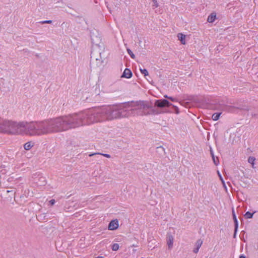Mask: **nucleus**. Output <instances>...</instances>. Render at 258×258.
Instances as JSON below:
<instances>
[{"instance_id": "obj_1", "label": "nucleus", "mask_w": 258, "mask_h": 258, "mask_svg": "<svg viewBox=\"0 0 258 258\" xmlns=\"http://www.w3.org/2000/svg\"><path fill=\"white\" fill-rule=\"evenodd\" d=\"M71 114L41 121L16 122L0 117V133L42 136L74 129Z\"/></svg>"}, {"instance_id": "obj_2", "label": "nucleus", "mask_w": 258, "mask_h": 258, "mask_svg": "<svg viewBox=\"0 0 258 258\" xmlns=\"http://www.w3.org/2000/svg\"><path fill=\"white\" fill-rule=\"evenodd\" d=\"M130 108L126 104L95 107L79 113H72L74 128L97 122L129 116Z\"/></svg>"}, {"instance_id": "obj_3", "label": "nucleus", "mask_w": 258, "mask_h": 258, "mask_svg": "<svg viewBox=\"0 0 258 258\" xmlns=\"http://www.w3.org/2000/svg\"><path fill=\"white\" fill-rule=\"evenodd\" d=\"M123 104H127V106H129L131 109L129 116L133 113V111L134 110H137V113L141 115L151 114H155L158 113L156 111V110L155 108L150 107L149 103L146 101H137L135 103V105L133 108L131 107L127 103H124Z\"/></svg>"}, {"instance_id": "obj_4", "label": "nucleus", "mask_w": 258, "mask_h": 258, "mask_svg": "<svg viewBox=\"0 0 258 258\" xmlns=\"http://www.w3.org/2000/svg\"><path fill=\"white\" fill-rule=\"evenodd\" d=\"M155 105L159 108H163L164 107H169L170 106H172L175 108L176 113H178V107L170 103L167 100L162 99L156 100L155 102Z\"/></svg>"}, {"instance_id": "obj_5", "label": "nucleus", "mask_w": 258, "mask_h": 258, "mask_svg": "<svg viewBox=\"0 0 258 258\" xmlns=\"http://www.w3.org/2000/svg\"><path fill=\"white\" fill-rule=\"evenodd\" d=\"M118 227V222L117 220H111L108 225V229L110 230H114Z\"/></svg>"}, {"instance_id": "obj_6", "label": "nucleus", "mask_w": 258, "mask_h": 258, "mask_svg": "<svg viewBox=\"0 0 258 258\" xmlns=\"http://www.w3.org/2000/svg\"><path fill=\"white\" fill-rule=\"evenodd\" d=\"M174 237L171 234H168L167 236V244L170 249L173 246Z\"/></svg>"}, {"instance_id": "obj_7", "label": "nucleus", "mask_w": 258, "mask_h": 258, "mask_svg": "<svg viewBox=\"0 0 258 258\" xmlns=\"http://www.w3.org/2000/svg\"><path fill=\"white\" fill-rule=\"evenodd\" d=\"M133 74L131 71L129 69H125L123 74L121 77L130 79L132 77Z\"/></svg>"}, {"instance_id": "obj_8", "label": "nucleus", "mask_w": 258, "mask_h": 258, "mask_svg": "<svg viewBox=\"0 0 258 258\" xmlns=\"http://www.w3.org/2000/svg\"><path fill=\"white\" fill-rule=\"evenodd\" d=\"M232 216H233V219L234 223V236H235L236 234V233L237 231V229H238V220L237 219L236 215L235 214V212H234V211L233 209L232 210Z\"/></svg>"}, {"instance_id": "obj_9", "label": "nucleus", "mask_w": 258, "mask_h": 258, "mask_svg": "<svg viewBox=\"0 0 258 258\" xmlns=\"http://www.w3.org/2000/svg\"><path fill=\"white\" fill-rule=\"evenodd\" d=\"M203 244V241L202 239H198L195 244L196 247H195L193 249V252L195 253H197L198 252L201 246H202Z\"/></svg>"}, {"instance_id": "obj_10", "label": "nucleus", "mask_w": 258, "mask_h": 258, "mask_svg": "<svg viewBox=\"0 0 258 258\" xmlns=\"http://www.w3.org/2000/svg\"><path fill=\"white\" fill-rule=\"evenodd\" d=\"M177 37L178 40L180 41L181 43L182 44H185V35L183 34L182 33H178L177 35Z\"/></svg>"}, {"instance_id": "obj_11", "label": "nucleus", "mask_w": 258, "mask_h": 258, "mask_svg": "<svg viewBox=\"0 0 258 258\" xmlns=\"http://www.w3.org/2000/svg\"><path fill=\"white\" fill-rule=\"evenodd\" d=\"M156 152L158 153L160 155H162L165 153V149L162 146L157 147L156 148Z\"/></svg>"}, {"instance_id": "obj_12", "label": "nucleus", "mask_w": 258, "mask_h": 258, "mask_svg": "<svg viewBox=\"0 0 258 258\" xmlns=\"http://www.w3.org/2000/svg\"><path fill=\"white\" fill-rule=\"evenodd\" d=\"M256 212V211H254L252 213H250L249 211H247L245 213L244 216L246 219H250L253 217V214Z\"/></svg>"}, {"instance_id": "obj_13", "label": "nucleus", "mask_w": 258, "mask_h": 258, "mask_svg": "<svg viewBox=\"0 0 258 258\" xmlns=\"http://www.w3.org/2000/svg\"><path fill=\"white\" fill-rule=\"evenodd\" d=\"M216 18V15L212 13L208 16L207 21L210 23L213 22Z\"/></svg>"}, {"instance_id": "obj_14", "label": "nucleus", "mask_w": 258, "mask_h": 258, "mask_svg": "<svg viewBox=\"0 0 258 258\" xmlns=\"http://www.w3.org/2000/svg\"><path fill=\"white\" fill-rule=\"evenodd\" d=\"M94 155H102L103 156H104L105 157H106V158H110V155L109 154H105V153H96L90 154H89V156L90 157H91V156H93Z\"/></svg>"}, {"instance_id": "obj_15", "label": "nucleus", "mask_w": 258, "mask_h": 258, "mask_svg": "<svg viewBox=\"0 0 258 258\" xmlns=\"http://www.w3.org/2000/svg\"><path fill=\"white\" fill-rule=\"evenodd\" d=\"M255 160V158L252 156H250L248 158V163L252 165V167L253 168L254 167Z\"/></svg>"}, {"instance_id": "obj_16", "label": "nucleus", "mask_w": 258, "mask_h": 258, "mask_svg": "<svg viewBox=\"0 0 258 258\" xmlns=\"http://www.w3.org/2000/svg\"><path fill=\"white\" fill-rule=\"evenodd\" d=\"M32 146L33 145L31 142H27L24 144V148L26 150H29L32 147Z\"/></svg>"}, {"instance_id": "obj_17", "label": "nucleus", "mask_w": 258, "mask_h": 258, "mask_svg": "<svg viewBox=\"0 0 258 258\" xmlns=\"http://www.w3.org/2000/svg\"><path fill=\"white\" fill-rule=\"evenodd\" d=\"M221 113H215L213 114L212 117L213 120L216 121L217 120L221 115Z\"/></svg>"}, {"instance_id": "obj_18", "label": "nucleus", "mask_w": 258, "mask_h": 258, "mask_svg": "<svg viewBox=\"0 0 258 258\" xmlns=\"http://www.w3.org/2000/svg\"><path fill=\"white\" fill-rule=\"evenodd\" d=\"M119 246L118 243H114L111 246V249L113 251H116L119 249Z\"/></svg>"}, {"instance_id": "obj_19", "label": "nucleus", "mask_w": 258, "mask_h": 258, "mask_svg": "<svg viewBox=\"0 0 258 258\" xmlns=\"http://www.w3.org/2000/svg\"><path fill=\"white\" fill-rule=\"evenodd\" d=\"M127 51L128 54L130 55V56H131V58H132L133 59L135 58V54H134V53L132 52V51L130 49L127 48Z\"/></svg>"}, {"instance_id": "obj_20", "label": "nucleus", "mask_w": 258, "mask_h": 258, "mask_svg": "<svg viewBox=\"0 0 258 258\" xmlns=\"http://www.w3.org/2000/svg\"><path fill=\"white\" fill-rule=\"evenodd\" d=\"M153 2V4L152 5V8L153 9H155L159 7V4L157 0H152Z\"/></svg>"}, {"instance_id": "obj_21", "label": "nucleus", "mask_w": 258, "mask_h": 258, "mask_svg": "<svg viewBox=\"0 0 258 258\" xmlns=\"http://www.w3.org/2000/svg\"><path fill=\"white\" fill-rule=\"evenodd\" d=\"M140 72H141V73L144 75L145 76H148V71L145 69H140Z\"/></svg>"}, {"instance_id": "obj_22", "label": "nucleus", "mask_w": 258, "mask_h": 258, "mask_svg": "<svg viewBox=\"0 0 258 258\" xmlns=\"http://www.w3.org/2000/svg\"><path fill=\"white\" fill-rule=\"evenodd\" d=\"M41 24H51L52 23L51 20H45L40 22Z\"/></svg>"}, {"instance_id": "obj_23", "label": "nucleus", "mask_w": 258, "mask_h": 258, "mask_svg": "<svg viewBox=\"0 0 258 258\" xmlns=\"http://www.w3.org/2000/svg\"><path fill=\"white\" fill-rule=\"evenodd\" d=\"M168 99L171 100L172 102H176L177 100L176 98H173L172 97H168Z\"/></svg>"}, {"instance_id": "obj_24", "label": "nucleus", "mask_w": 258, "mask_h": 258, "mask_svg": "<svg viewBox=\"0 0 258 258\" xmlns=\"http://www.w3.org/2000/svg\"><path fill=\"white\" fill-rule=\"evenodd\" d=\"M218 175H219V177H220V179L221 180L222 182L224 183V180H223V178H222V176H221V174L220 173L219 171H218Z\"/></svg>"}, {"instance_id": "obj_25", "label": "nucleus", "mask_w": 258, "mask_h": 258, "mask_svg": "<svg viewBox=\"0 0 258 258\" xmlns=\"http://www.w3.org/2000/svg\"><path fill=\"white\" fill-rule=\"evenodd\" d=\"M49 202L51 205H53L55 202L54 199H52V200H50Z\"/></svg>"}, {"instance_id": "obj_26", "label": "nucleus", "mask_w": 258, "mask_h": 258, "mask_svg": "<svg viewBox=\"0 0 258 258\" xmlns=\"http://www.w3.org/2000/svg\"><path fill=\"white\" fill-rule=\"evenodd\" d=\"M212 159H213V162H214V163H215V165H217V164H218V163H217L216 162L215 159V157H212Z\"/></svg>"}, {"instance_id": "obj_27", "label": "nucleus", "mask_w": 258, "mask_h": 258, "mask_svg": "<svg viewBox=\"0 0 258 258\" xmlns=\"http://www.w3.org/2000/svg\"><path fill=\"white\" fill-rule=\"evenodd\" d=\"M239 258H246V256L243 254L240 255Z\"/></svg>"}, {"instance_id": "obj_28", "label": "nucleus", "mask_w": 258, "mask_h": 258, "mask_svg": "<svg viewBox=\"0 0 258 258\" xmlns=\"http://www.w3.org/2000/svg\"><path fill=\"white\" fill-rule=\"evenodd\" d=\"M212 157H214V153L212 150L210 151Z\"/></svg>"}, {"instance_id": "obj_29", "label": "nucleus", "mask_w": 258, "mask_h": 258, "mask_svg": "<svg viewBox=\"0 0 258 258\" xmlns=\"http://www.w3.org/2000/svg\"><path fill=\"white\" fill-rule=\"evenodd\" d=\"M164 97L168 99V97H170V96H168L167 95H166L164 96Z\"/></svg>"}, {"instance_id": "obj_30", "label": "nucleus", "mask_w": 258, "mask_h": 258, "mask_svg": "<svg viewBox=\"0 0 258 258\" xmlns=\"http://www.w3.org/2000/svg\"><path fill=\"white\" fill-rule=\"evenodd\" d=\"M132 247H137V245H135V244H133V245H132Z\"/></svg>"}, {"instance_id": "obj_31", "label": "nucleus", "mask_w": 258, "mask_h": 258, "mask_svg": "<svg viewBox=\"0 0 258 258\" xmlns=\"http://www.w3.org/2000/svg\"><path fill=\"white\" fill-rule=\"evenodd\" d=\"M96 258H104L103 256H97Z\"/></svg>"}, {"instance_id": "obj_32", "label": "nucleus", "mask_w": 258, "mask_h": 258, "mask_svg": "<svg viewBox=\"0 0 258 258\" xmlns=\"http://www.w3.org/2000/svg\"><path fill=\"white\" fill-rule=\"evenodd\" d=\"M42 178L43 179V181H44V182H45V178H44V177H42Z\"/></svg>"}]
</instances>
